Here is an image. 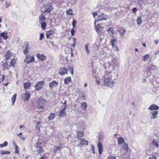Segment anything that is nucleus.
I'll return each mask as SVG.
<instances>
[{"mask_svg":"<svg viewBox=\"0 0 159 159\" xmlns=\"http://www.w3.org/2000/svg\"><path fill=\"white\" fill-rule=\"evenodd\" d=\"M111 73L107 72L105 76L103 84L105 85L112 87L114 84V80L112 78Z\"/></svg>","mask_w":159,"mask_h":159,"instance_id":"1","label":"nucleus"},{"mask_svg":"<svg viewBox=\"0 0 159 159\" xmlns=\"http://www.w3.org/2000/svg\"><path fill=\"white\" fill-rule=\"evenodd\" d=\"M120 151L122 157L123 158H126V157H128L129 156L128 146L127 143H123Z\"/></svg>","mask_w":159,"mask_h":159,"instance_id":"2","label":"nucleus"},{"mask_svg":"<svg viewBox=\"0 0 159 159\" xmlns=\"http://www.w3.org/2000/svg\"><path fill=\"white\" fill-rule=\"evenodd\" d=\"M25 57L26 58L24 60V62L27 64H29L34 61L35 59L34 56L28 55H26Z\"/></svg>","mask_w":159,"mask_h":159,"instance_id":"3","label":"nucleus"},{"mask_svg":"<svg viewBox=\"0 0 159 159\" xmlns=\"http://www.w3.org/2000/svg\"><path fill=\"white\" fill-rule=\"evenodd\" d=\"M45 82L44 81H39L35 85V89L37 90H39L43 88V86Z\"/></svg>","mask_w":159,"mask_h":159,"instance_id":"4","label":"nucleus"},{"mask_svg":"<svg viewBox=\"0 0 159 159\" xmlns=\"http://www.w3.org/2000/svg\"><path fill=\"white\" fill-rule=\"evenodd\" d=\"M95 27L96 28V30L98 33H100L103 31L104 27L102 25V24L100 25L99 24L96 25L95 23Z\"/></svg>","mask_w":159,"mask_h":159,"instance_id":"5","label":"nucleus"},{"mask_svg":"<svg viewBox=\"0 0 159 159\" xmlns=\"http://www.w3.org/2000/svg\"><path fill=\"white\" fill-rule=\"evenodd\" d=\"M53 7L52 6H47L45 7L44 11L41 12H43L44 13L46 12L50 13L53 10Z\"/></svg>","mask_w":159,"mask_h":159,"instance_id":"6","label":"nucleus"},{"mask_svg":"<svg viewBox=\"0 0 159 159\" xmlns=\"http://www.w3.org/2000/svg\"><path fill=\"white\" fill-rule=\"evenodd\" d=\"M79 140V145L84 146H86L88 145V141L85 140V139L82 138L80 139Z\"/></svg>","mask_w":159,"mask_h":159,"instance_id":"7","label":"nucleus"},{"mask_svg":"<svg viewBox=\"0 0 159 159\" xmlns=\"http://www.w3.org/2000/svg\"><path fill=\"white\" fill-rule=\"evenodd\" d=\"M107 17L104 14H102L99 15L97 18L98 21H102L103 20H106L107 19Z\"/></svg>","mask_w":159,"mask_h":159,"instance_id":"8","label":"nucleus"},{"mask_svg":"<svg viewBox=\"0 0 159 159\" xmlns=\"http://www.w3.org/2000/svg\"><path fill=\"white\" fill-rule=\"evenodd\" d=\"M58 83L56 81L53 80L50 82L49 83V87L51 89L55 87L58 86Z\"/></svg>","mask_w":159,"mask_h":159,"instance_id":"9","label":"nucleus"},{"mask_svg":"<svg viewBox=\"0 0 159 159\" xmlns=\"http://www.w3.org/2000/svg\"><path fill=\"white\" fill-rule=\"evenodd\" d=\"M158 114V111H152L150 113V114H151L152 115L151 117V119H153L156 118Z\"/></svg>","mask_w":159,"mask_h":159,"instance_id":"10","label":"nucleus"},{"mask_svg":"<svg viewBox=\"0 0 159 159\" xmlns=\"http://www.w3.org/2000/svg\"><path fill=\"white\" fill-rule=\"evenodd\" d=\"M59 74L60 75H62L65 74H67V70L65 67L61 68Z\"/></svg>","mask_w":159,"mask_h":159,"instance_id":"11","label":"nucleus"},{"mask_svg":"<svg viewBox=\"0 0 159 159\" xmlns=\"http://www.w3.org/2000/svg\"><path fill=\"white\" fill-rule=\"evenodd\" d=\"M159 107L157 105L154 104L151 105L148 109L151 110H157L159 109Z\"/></svg>","mask_w":159,"mask_h":159,"instance_id":"12","label":"nucleus"},{"mask_svg":"<svg viewBox=\"0 0 159 159\" xmlns=\"http://www.w3.org/2000/svg\"><path fill=\"white\" fill-rule=\"evenodd\" d=\"M98 148V151L99 154L101 155L102 154V143L100 142H99L98 144L97 145Z\"/></svg>","mask_w":159,"mask_h":159,"instance_id":"13","label":"nucleus"},{"mask_svg":"<svg viewBox=\"0 0 159 159\" xmlns=\"http://www.w3.org/2000/svg\"><path fill=\"white\" fill-rule=\"evenodd\" d=\"M12 56V54L9 51L6 52V54L4 56V57L7 60H8L11 58V57Z\"/></svg>","mask_w":159,"mask_h":159,"instance_id":"14","label":"nucleus"},{"mask_svg":"<svg viewBox=\"0 0 159 159\" xmlns=\"http://www.w3.org/2000/svg\"><path fill=\"white\" fill-rule=\"evenodd\" d=\"M37 57L39 59H40L42 61H44L45 60L46 56L43 54L40 55L39 53H38L37 54Z\"/></svg>","mask_w":159,"mask_h":159,"instance_id":"15","label":"nucleus"},{"mask_svg":"<svg viewBox=\"0 0 159 159\" xmlns=\"http://www.w3.org/2000/svg\"><path fill=\"white\" fill-rule=\"evenodd\" d=\"M23 95L24 100L25 101H28L30 97L29 92L26 91Z\"/></svg>","mask_w":159,"mask_h":159,"instance_id":"16","label":"nucleus"},{"mask_svg":"<svg viewBox=\"0 0 159 159\" xmlns=\"http://www.w3.org/2000/svg\"><path fill=\"white\" fill-rule=\"evenodd\" d=\"M35 147L37 149V151L39 153H42L43 152V150L42 147L39 145L38 144H35Z\"/></svg>","mask_w":159,"mask_h":159,"instance_id":"17","label":"nucleus"},{"mask_svg":"<svg viewBox=\"0 0 159 159\" xmlns=\"http://www.w3.org/2000/svg\"><path fill=\"white\" fill-rule=\"evenodd\" d=\"M39 23L44 22V21L46 19L45 15L43 14H42L41 15H40L39 16Z\"/></svg>","mask_w":159,"mask_h":159,"instance_id":"18","label":"nucleus"},{"mask_svg":"<svg viewBox=\"0 0 159 159\" xmlns=\"http://www.w3.org/2000/svg\"><path fill=\"white\" fill-rule=\"evenodd\" d=\"M37 102L39 105H43L45 104L46 102V100L43 99V98H41L37 101Z\"/></svg>","mask_w":159,"mask_h":159,"instance_id":"19","label":"nucleus"},{"mask_svg":"<svg viewBox=\"0 0 159 159\" xmlns=\"http://www.w3.org/2000/svg\"><path fill=\"white\" fill-rule=\"evenodd\" d=\"M152 146L156 148H158L159 146L158 141L157 140H153L152 143Z\"/></svg>","mask_w":159,"mask_h":159,"instance_id":"20","label":"nucleus"},{"mask_svg":"<svg viewBox=\"0 0 159 159\" xmlns=\"http://www.w3.org/2000/svg\"><path fill=\"white\" fill-rule=\"evenodd\" d=\"M29 44V43L28 42H26L25 43V45L26 46V47L23 51V52L24 54L25 55H28V46Z\"/></svg>","mask_w":159,"mask_h":159,"instance_id":"21","label":"nucleus"},{"mask_svg":"<svg viewBox=\"0 0 159 159\" xmlns=\"http://www.w3.org/2000/svg\"><path fill=\"white\" fill-rule=\"evenodd\" d=\"M66 109V108H63L59 112V116H60L62 117L65 115L66 113L65 111V110Z\"/></svg>","mask_w":159,"mask_h":159,"instance_id":"22","label":"nucleus"},{"mask_svg":"<svg viewBox=\"0 0 159 159\" xmlns=\"http://www.w3.org/2000/svg\"><path fill=\"white\" fill-rule=\"evenodd\" d=\"M31 83L30 82H25L24 84V86L25 89H28L31 86Z\"/></svg>","mask_w":159,"mask_h":159,"instance_id":"23","label":"nucleus"},{"mask_svg":"<svg viewBox=\"0 0 159 159\" xmlns=\"http://www.w3.org/2000/svg\"><path fill=\"white\" fill-rule=\"evenodd\" d=\"M84 133L83 132H79L77 134V139H80L81 137L84 136Z\"/></svg>","mask_w":159,"mask_h":159,"instance_id":"24","label":"nucleus"},{"mask_svg":"<svg viewBox=\"0 0 159 159\" xmlns=\"http://www.w3.org/2000/svg\"><path fill=\"white\" fill-rule=\"evenodd\" d=\"M53 31L52 30H50L48 31H46V35L47 38H49L50 36L53 33Z\"/></svg>","mask_w":159,"mask_h":159,"instance_id":"25","label":"nucleus"},{"mask_svg":"<svg viewBox=\"0 0 159 159\" xmlns=\"http://www.w3.org/2000/svg\"><path fill=\"white\" fill-rule=\"evenodd\" d=\"M82 108L84 111H86L87 107V103L85 102H82L81 103Z\"/></svg>","mask_w":159,"mask_h":159,"instance_id":"26","label":"nucleus"},{"mask_svg":"<svg viewBox=\"0 0 159 159\" xmlns=\"http://www.w3.org/2000/svg\"><path fill=\"white\" fill-rule=\"evenodd\" d=\"M43 106L41 105H39L37 107L36 111L38 112H40L43 111Z\"/></svg>","mask_w":159,"mask_h":159,"instance_id":"27","label":"nucleus"},{"mask_svg":"<svg viewBox=\"0 0 159 159\" xmlns=\"http://www.w3.org/2000/svg\"><path fill=\"white\" fill-rule=\"evenodd\" d=\"M71 81V79L70 77H67L64 79V83L67 84L69 83Z\"/></svg>","mask_w":159,"mask_h":159,"instance_id":"28","label":"nucleus"},{"mask_svg":"<svg viewBox=\"0 0 159 159\" xmlns=\"http://www.w3.org/2000/svg\"><path fill=\"white\" fill-rule=\"evenodd\" d=\"M1 36L4 39H7L8 38L7 34L5 32H2L0 34Z\"/></svg>","mask_w":159,"mask_h":159,"instance_id":"29","label":"nucleus"},{"mask_svg":"<svg viewBox=\"0 0 159 159\" xmlns=\"http://www.w3.org/2000/svg\"><path fill=\"white\" fill-rule=\"evenodd\" d=\"M150 57V55L148 54H147L143 56L142 58V60L143 61H145L147 60V59H149Z\"/></svg>","mask_w":159,"mask_h":159,"instance_id":"30","label":"nucleus"},{"mask_svg":"<svg viewBox=\"0 0 159 159\" xmlns=\"http://www.w3.org/2000/svg\"><path fill=\"white\" fill-rule=\"evenodd\" d=\"M118 144L119 145H121L123 143H125L123 139L122 138H120L118 139Z\"/></svg>","mask_w":159,"mask_h":159,"instance_id":"31","label":"nucleus"},{"mask_svg":"<svg viewBox=\"0 0 159 159\" xmlns=\"http://www.w3.org/2000/svg\"><path fill=\"white\" fill-rule=\"evenodd\" d=\"M107 32L110 35H112L114 33L113 29L111 27H110L107 30Z\"/></svg>","mask_w":159,"mask_h":159,"instance_id":"32","label":"nucleus"},{"mask_svg":"<svg viewBox=\"0 0 159 159\" xmlns=\"http://www.w3.org/2000/svg\"><path fill=\"white\" fill-rule=\"evenodd\" d=\"M55 116V114L54 113H51L50 114V115L48 117V119L49 120H53Z\"/></svg>","mask_w":159,"mask_h":159,"instance_id":"33","label":"nucleus"},{"mask_svg":"<svg viewBox=\"0 0 159 159\" xmlns=\"http://www.w3.org/2000/svg\"><path fill=\"white\" fill-rule=\"evenodd\" d=\"M61 148V147L60 146L54 147L53 151L54 152L55 154H56L57 151H59Z\"/></svg>","mask_w":159,"mask_h":159,"instance_id":"34","label":"nucleus"},{"mask_svg":"<svg viewBox=\"0 0 159 159\" xmlns=\"http://www.w3.org/2000/svg\"><path fill=\"white\" fill-rule=\"evenodd\" d=\"M68 69L69 71L70 72V73L73 75L74 73L73 68L72 66H69L68 67Z\"/></svg>","mask_w":159,"mask_h":159,"instance_id":"35","label":"nucleus"},{"mask_svg":"<svg viewBox=\"0 0 159 159\" xmlns=\"http://www.w3.org/2000/svg\"><path fill=\"white\" fill-rule=\"evenodd\" d=\"M16 97V94H15L13 95V96L12 97V98L11 99V101H12V105H14V103L15 102Z\"/></svg>","mask_w":159,"mask_h":159,"instance_id":"36","label":"nucleus"},{"mask_svg":"<svg viewBox=\"0 0 159 159\" xmlns=\"http://www.w3.org/2000/svg\"><path fill=\"white\" fill-rule=\"evenodd\" d=\"M41 24V28L43 30H45V28L46 26V24L45 22H42L40 23Z\"/></svg>","mask_w":159,"mask_h":159,"instance_id":"37","label":"nucleus"},{"mask_svg":"<svg viewBox=\"0 0 159 159\" xmlns=\"http://www.w3.org/2000/svg\"><path fill=\"white\" fill-rule=\"evenodd\" d=\"M10 153V152L9 151H7L1 150L0 151V154L2 155H4L5 154H9Z\"/></svg>","mask_w":159,"mask_h":159,"instance_id":"38","label":"nucleus"},{"mask_svg":"<svg viewBox=\"0 0 159 159\" xmlns=\"http://www.w3.org/2000/svg\"><path fill=\"white\" fill-rule=\"evenodd\" d=\"M16 59H12L10 62V65L14 66L15 64L16 63Z\"/></svg>","mask_w":159,"mask_h":159,"instance_id":"39","label":"nucleus"},{"mask_svg":"<svg viewBox=\"0 0 159 159\" xmlns=\"http://www.w3.org/2000/svg\"><path fill=\"white\" fill-rule=\"evenodd\" d=\"M17 136L19 137L21 140H25V138L22 135V133H20L17 134Z\"/></svg>","mask_w":159,"mask_h":159,"instance_id":"40","label":"nucleus"},{"mask_svg":"<svg viewBox=\"0 0 159 159\" xmlns=\"http://www.w3.org/2000/svg\"><path fill=\"white\" fill-rule=\"evenodd\" d=\"M8 144V143L7 141L4 142L3 143L0 144V147L1 148H3L4 147H6L7 146Z\"/></svg>","mask_w":159,"mask_h":159,"instance_id":"41","label":"nucleus"},{"mask_svg":"<svg viewBox=\"0 0 159 159\" xmlns=\"http://www.w3.org/2000/svg\"><path fill=\"white\" fill-rule=\"evenodd\" d=\"M89 45V43H87L86 45L85 46V49L86 52L87 54L89 55V51L88 50V46Z\"/></svg>","mask_w":159,"mask_h":159,"instance_id":"42","label":"nucleus"},{"mask_svg":"<svg viewBox=\"0 0 159 159\" xmlns=\"http://www.w3.org/2000/svg\"><path fill=\"white\" fill-rule=\"evenodd\" d=\"M116 40L115 39H111V44L113 47H114L115 44V43L116 42Z\"/></svg>","mask_w":159,"mask_h":159,"instance_id":"43","label":"nucleus"},{"mask_svg":"<svg viewBox=\"0 0 159 159\" xmlns=\"http://www.w3.org/2000/svg\"><path fill=\"white\" fill-rule=\"evenodd\" d=\"M137 23L139 25H140L142 22V20L140 17H139L137 20Z\"/></svg>","mask_w":159,"mask_h":159,"instance_id":"44","label":"nucleus"},{"mask_svg":"<svg viewBox=\"0 0 159 159\" xmlns=\"http://www.w3.org/2000/svg\"><path fill=\"white\" fill-rule=\"evenodd\" d=\"M40 122L39 121H38L37 122V125L36 127V129L37 130H39L40 129Z\"/></svg>","mask_w":159,"mask_h":159,"instance_id":"45","label":"nucleus"},{"mask_svg":"<svg viewBox=\"0 0 159 159\" xmlns=\"http://www.w3.org/2000/svg\"><path fill=\"white\" fill-rule=\"evenodd\" d=\"M66 13L67 14L72 15L73 14L72 10L70 9L66 11Z\"/></svg>","mask_w":159,"mask_h":159,"instance_id":"46","label":"nucleus"},{"mask_svg":"<svg viewBox=\"0 0 159 159\" xmlns=\"http://www.w3.org/2000/svg\"><path fill=\"white\" fill-rule=\"evenodd\" d=\"M77 24V21L75 20H73L72 22V26L73 29H74L75 27V25Z\"/></svg>","mask_w":159,"mask_h":159,"instance_id":"47","label":"nucleus"},{"mask_svg":"<svg viewBox=\"0 0 159 159\" xmlns=\"http://www.w3.org/2000/svg\"><path fill=\"white\" fill-rule=\"evenodd\" d=\"M62 104L63 105V108H66L67 107L66 102L65 101L64 102L62 103Z\"/></svg>","mask_w":159,"mask_h":159,"instance_id":"48","label":"nucleus"},{"mask_svg":"<svg viewBox=\"0 0 159 159\" xmlns=\"http://www.w3.org/2000/svg\"><path fill=\"white\" fill-rule=\"evenodd\" d=\"M44 34L43 33H41L40 34V37H39V40H41L43 38H44Z\"/></svg>","mask_w":159,"mask_h":159,"instance_id":"49","label":"nucleus"},{"mask_svg":"<svg viewBox=\"0 0 159 159\" xmlns=\"http://www.w3.org/2000/svg\"><path fill=\"white\" fill-rule=\"evenodd\" d=\"M14 148L15 149V153H19V151L18 150V146H17V147H15Z\"/></svg>","mask_w":159,"mask_h":159,"instance_id":"50","label":"nucleus"},{"mask_svg":"<svg viewBox=\"0 0 159 159\" xmlns=\"http://www.w3.org/2000/svg\"><path fill=\"white\" fill-rule=\"evenodd\" d=\"M125 32H126V30L125 29H124L121 32H120V34L121 36H123L125 33Z\"/></svg>","mask_w":159,"mask_h":159,"instance_id":"51","label":"nucleus"},{"mask_svg":"<svg viewBox=\"0 0 159 159\" xmlns=\"http://www.w3.org/2000/svg\"><path fill=\"white\" fill-rule=\"evenodd\" d=\"M107 159H116V158L114 156H110Z\"/></svg>","mask_w":159,"mask_h":159,"instance_id":"52","label":"nucleus"},{"mask_svg":"<svg viewBox=\"0 0 159 159\" xmlns=\"http://www.w3.org/2000/svg\"><path fill=\"white\" fill-rule=\"evenodd\" d=\"M92 147V151L93 153L94 154L95 153L94 152V147L93 145H91Z\"/></svg>","mask_w":159,"mask_h":159,"instance_id":"53","label":"nucleus"},{"mask_svg":"<svg viewBox=\"0 0 159 159\" xmlns=\"http://www.w3.org/2000/svg\"><path fill=\"white\" fill-rule=\"evenodd\" d=\"M75 32V30H74V29H73H73H72L71 30V34L72 35H74Z\"/></svg>","mask_w":159,"mask_h":159,"instance_id":"54","label":"nucleus"},{"mask_svg":"<svg viewBox=\"0 0 159 159\" xmlns=\"http://www.w3.org/2000/svg\"><path fill=\"white\" fill-rule=\"evenodd\" d=\"M132 11L134 13H135L137 11V8L136 7L133 8L132 9Z\"/></svg>","mask_w":159,"mask_h":159,"instance_id":"55","label":"nucleus"},{"mask_svg":"<svg viewBox=\"0 0 159 159\" xmlns=\"http://www.w3.org/2000/svg\"><path fill=\"white\" fill-rule=\"evenodd\" d=\"M73 40L74 42V44L72 45V46L74 47L76 44L75 39V38H73Z\"/></svg>","mask_w":159,"mask_h":159,"instance_id":"56","label":"nucleus"},{"mask_svg":"<svg viewBox=\"0 0 159 159\" xmlns=\"http://www.w3.org/2000/svg\"><path fill=\"white\" fill-rule=\"evenodd\" d=\"M142 82H146L147 80L146 78H145V77H144L143 78V77H142Z\"/></svg>","mask_w":159,"mask_h":159,"instance_id":"57","label":"nucleus"},{"mask_svg":"<svg viewBox=\"0 0 159 159\" xmlns=\"http://www.w3.org/2000/svg\"><path fill=\"white\" fill-rule=\"evenodd\" d=\"M12 144L14 146V147H17V145H16V143H15V142L14 141V140H13L12 142Z\"/></svg>","mask_w":159,"mask_h":159,"instance_id":"58","label":"nucleus"},{"mask_svg":"<svg viewBox=\"0 0 159 159\" xmlns=\"http://www.w3.org/2000/svg\"><path fill=\"white\" fill-rule=\"evenodd\" d=\"M6 7H8L10 6L11 5V4L9 3H8L7 2H6Z\"/></svg>","mask_w":159,"mask_h":159,"instance_id":"59","label":"nucleus"},{"mask_svg":"<svg viewBox=\"0 0 159 159\" xmlns=\"http://www.w3.org/2000/svg\"><path fill=\"white\" fill-rule=\"evenodd\" d=\"M93 15L94 17L95 16H96L97 15V12H94L93 13Z\"/></svg>","mask_w":159,"mask_h":159,"instance_id":"60","label":"nucleus"},{"mask_svg":"<svg viewBox=\"0 0 159 159\" xmlns=\"http://www.w3.org/2000/svg\"><path fill=\"white\" fill-rule=\"evenodd\" d=\"M148 159H157V157H150Z\"/></svg>","mask_w":159,"mask_h":159,"instance_id":"61","label":"nucleus"},{"mask_svg":"<svg viewBox=\"0 0 159 159\" xmlns=\"http://www.w3.org/2000/svg\"><path fill=\"white\" fill-rule=\"evenodd\" d=\"M31 156H28L26 158V159H31Z\"/></svg>","mask_w":159,"mask_h":159,"instance_id":"62","label":"nucleus"},{"mask_svg":"<svg viewBox=\"0 0 159 159\" xmlns=\"http://www.w3.org/2000/svg\"><path fill=\"white\" fill-rule=\"evenodd\" d=\"M154 42L156 44H157L159 42V41L158 40H156L154 41Z\"/></svg>","mask_w":159,"mask_h":159,"instance_id":"63","label":"nucleus"},{"mask_svg":"<svg viewBox=\"0 0 159 159\" xmlns=\"http://www.w3.org/2000/svg\"><path fill=\"white\" fill-rule=\"evenodd\" d=\"M70 52H71V56L72 57V56H73V53L72 49H71V50H70Z\"/></svg>","mask_w":159,"mask_h":159,"instance_id":"64","label":"nucleus"}]
</instances>
